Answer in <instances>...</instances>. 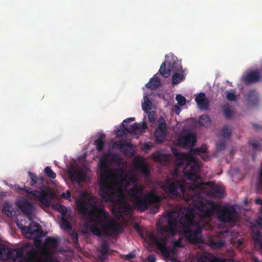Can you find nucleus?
Segmentation results:
<instances>
[{"label": "nucleus", "instance_id": "nucleus-18", "mask_svg": "<svg viewBox=\"0 0 262 262\" xmlns=\"http://www.w3.org/2000/svg\"><path fill=\"white\" fill-rule=\"evenodd\" d=\"M179 142L185 148L192 147L196 142V138L194 134L188 133L179 139Z\"/></svg>", "mask_w": 262, "mask_h": 262}, {"label": "nucleus", "instance_id": "nucleus-45", "mask_svg": "<svg viewBox=\"0 0 262 262\" xmlns=\"http://www.w3.org/2000/svg\"><path fill=\"white\" fill-rule=\"evenodd\" d=\"M176 100L178 101V104L181 106H183L185 104L186 98L180 94L176 96Z\"/></svg>", "mask_w": 262, "mask_h": 262}, {"label": "nucleus", "instance_id": "nucleus-17", "mask_svg": "<svg viewBox=\"0 0 262 262\" xmlns=\"http://www.w3.org/2000/svg\"><path fill=\"white\" fill-rule=\"evenodd\" d=\"M206 185H209L210 188L208 193L210 196L221 198L224 195V190L221 186L215 184L213 182H208Z\"/></svg>", "mask_w": 262, "mask_h": 262}, {"label": "nucleus", "instance_id": "nucleus-15", "mask_svg": "<svg viewBox=\"0 0 262 262\" xmlns=\"http://www.w3.org/2000/svg\"><path fill=\"white\" fill-rule=\"evenodd\" d=\"M18 207L24 214L30 220H32L35 207L31 203L26 200H23L18 203Z\"/></svg>", "mask_w": 262, "mask_h": 262}, {"label": "nucleus", "instance_id": "nucleus-54", "mask_svg": "<svg viewBox=\"0 0 262 262\" xmlns=\"http://www.w3.org/2000/svg\"><path fill=\"white\" fill-rule=\"evenodd\" d=\"M135 257V254L134 252H132L126 255V257L128 259L134 258Z\"/></svg>", "mask_w": 262, "mask_h": 262}, {"label": "nucleus", "instance_id": "nucleus-8", "mask_svg": "<svg viewBox=\"0 0 262 262\" xmlns=\"http://www.w3.org/2000/svg\"><path fill=\"white\" fill-rule=\"evenodd\" d=\"M217 218L224 223H233L237 220V211L234 207L231 206H219Z\"/></svg>", "mask_w": 262, "mask_h": 262}, {"label": "nucleus", "instance_id": "nucleus-16", "mask_svg": "<svg viewBox=\"0 0 262 262\" xmlns=\"http://www.w3.org/2000/svg\"><path fill=\"white\" fill-rule=\"evenodd\" d=\"M18 249H21L23 252L22 256L20 257H17L16 262H34L37 256V252L35 250H32L29 251H27L25 254V248L24 247L18 248Z\"/></svg>", "mask_w": 262, "mask_h": 262}, {"label": "nucleus", "instance_id": "nucleus-36", "mask_svg": "<svg viewBox=\"0 0 262 262\" xmlns=\"http://www.w3.org/2000/svg\"><path fill=\"white\" fill-rule=\"evenodd\" d=\"M223 110L224 115L227 119H230L233 117L234 111L231 108L229 104L224 105Z\"/></svg>", "mask_w": 262, "mask_h": 262}, {"label": "nucleus", "instance_id": "nucleus-46", "mask_svg": "<svg viewBox=\"0 0 262 262\" xmlns=\"http://www.w3.org/2000/svg\"><path fill=\"white\" fill-rule=\"evenodd\" d=\"M226 99L229 101H234L236 99V95L235 93L227 91L225 93Z\"/></svg>", "mask_w": 262, "mask_h": 262}, {"label": "nucleus", "instance_id": "nucleus-42", "mask_svg": "<svg viewBox=\"0 0 262 262\" xmlns=\"http://www.w3.org/2000/svg\"><path fill=\"white\" fill-rule=\"evenodd\" d=\"M121 128H118L116 130V135L117 136H123L124 135H126L129 133H127L125 130V128H128L127 126H125L124 123H122Z\"/></svg>", "mask_w": 262, "mask_h": 262}, {"label": "nucleus", "instance_id": "nucleus-28", "mask_svg": "<svg viewBox=\"0 0 262 262\" xmlns=\"http://www.w3.org/2000/svg\"><path fill=\"white\" fill-rule=\"evenodd\" d=\"M225 245V241L223 239H210L209 241V246L213 250L220 249L223 247Z\"/></svg>", "mask_w": 262, "mask_h": 262}, {"label": "nucleus", "instance_id": "nucleus-19", "mask_svg": "<svg viewBox=\"0 0 262 262\" xmlns=\"http://www.w3.org/2000/svg\"><path fill=\"white\" fill-rule=\"evenodd\" d=\"M71 179L78 183L85 182L87 179L85 172L82 170H74L70 172Z\"/></svg>", "mask_w": 262, "mask_h": 262}, {"label": "nucleus", "instance_id": "nucleus-63", "mask_svg": "<svg viewBox=\"0 0 262 262\" xmlns=\"http://www.w3.org/2000/svg\"><path fill=\"white\" fill-rule=\"evenodd\" d=\"M129 122H130V121L129 120H127V118L123 121L122 123H124V124L125 125V123H128Z\"/></svg>", "mask_w": 262, "mask_h": 262}, {"label": "nucleus", "instance_id": "nucleus-12", "mask_svg": "<svg viewBox=\"0 0 262 262\" xmlns=\"http://www.w3.org/2000/svg\"><path fill=\"white\" fill-rule=\"evenodd\" d=\"M17 226L22 231H25L26 233L30 234L31 235H35V237L40 238L44 236L43 231L39 224L32 222L30 224V226L26 227L22 225V227L19 224Z\"/></svg>", "mask_w": 262, "mask_h": 262}, {"label": "nucleus", "instance_id": "nucleus-58", "mask_svg": "<svg viewBox=\"0 0 262 262\" xmlns=\"http://www.w3.org/2000/svg\"><path fill=\"white\" fill-rule=\"evenodd\" d=\"M252 125L254 127V128L256 129H259L261 128V127L260 126V125H259L256 123H253Z\"/></svg>", "mask_w": 262, "mask_h": 262}, {"label": "nucleus", "instance_id": "nucleus-44", "mask_svg": "<svg viewBox=\"0 0 262 262\" xmlns=\"http://www.w3.org/2000/svg\"><path fill=\"white\" fill-rule=\"evenodd\" d=\"M164 157H165V156L164 155V154L161 153L159 151H157L152 154L153 159L155 161H158V162H160V161H161L162 158Z\"/></svg>", "mask_w": 262, "mask_h": 262}, {"label": "nucleus", "instance_id": "nucleus-56", "mask_svg": "<svg viewBox=\"0 0 262 262\" xmlns=\"http://www.w3.org/2000/svg\"><path fill=\"white\" fill-rule=\"evenodd\" d=\"M147 259L148 262H155V258L153 256H149Z\"/></svg>", "mask_w": 262, "mask_h": 262}, {"label": "nucleus", "instance_id": "nucleus-59", "mask_svg": "<svg viewBox=\"0 0 262 262\" xmlns=\"http://www.w3.org/2000/svg\"><path fill=\"white\" fill-rule=\"evenodd\" d=\"M71 198V192L70 190H67V200H69Z\"/></svg>", "mask_w": 262, "mask_h": 262}, {"label": "nucleus", "instance_id": "nucleus-40", "mask_svg": "<svg viewBox=\"0 0 262 262\" xmlns=\"http://www.w3.org/2000/svg\"><path fill=\"white\" fill-rule=\"evenodd\" d=\"M158 126L157 129L167 131V126L166 123L165 119L163 117H160L158 119Z\"/></svg>", "mask_w": 262, "mask_h": 262}, {"label": "nucleus", "instance_id": "nucleus-32", "mask_svg": "<svg viewBox=\"0 0 262 262\" xmlns=\"http://www.w3.org/2000/svg\"><path fill=\"white\" fill-rule=\"evenodd\" d=\"M253 239L256 246H258L262 252V234L259 231H256L253 234Z\"/></svg>", "mask_w": 262, "mask_h": 262}, {"label": "nucleus", "instance_id": "nucleus-48", "mask_svg": "<svg viewBox=\"0 0 262 262\" xmlns=\"http://www.w3.org/2000/svg\"><path fill=\"white\" fill-rule=\"evenodd\" d=\"M173 247H176V248L184 247V246L183 244L182 243V238L179 237V238L178 240L174 241L173 243Z\"/></svg>", "mask_w": 262, "mask_h": 262}, {"label": "nucleus", "instance_id": "nucleus-62", "mask_svg": "<svg viewBox=\"0 0 262 262\" xmlns=\"http://www.w3.org/2000/svg\"><path fill=\"white\" fill-rule=\"evenodd\" d=\"M252 262H260V261L258 259V258L257 257H253L252 259Z\"/></svg>", "mask_w": 262, "mask_h": 262}, {"label": "nucleus", "instance_id": "nucleus-1", "mask_svg": "<svg viewBox=\"0 0 262 262\" xmlns=\"http://www.w3.org/2000/svg\"><path fill=\"white\" fill-rule=\"evenodd\" d=\"M167 225L160 227L162 237L158 238L155 234L149 235V240L155 244L161 254L166 258L170 256L171 253H174L176 248L173 247L171 250L166 247L167 237L164 233H169L172 236L177 233V227L179 223L182 224L183 232L185 238L191 242L202 243V239L200 235L202 234V228L200 222L194 220V210L191 208L185 210L184 217H180V214L176 211L168 212L165 215Z\"/></svg>", "mask_w": 262, "mask_h": 262}, {"label": "nucleus", "instance_id": "nucleus-51", "mask_svg": "<svg viewBox=\"0 0 262 262\" xmlns=\"http://www.w3.org/2000/svg\"><path fill=\"white\" fill-rule=\"evenodd\" d=\"M257 189L259 190L262 189V163L258 177V184H257Z\"/></svg>", "mask_w": 262, "mask_h": 262}, {"label": "nucleus", "instance_id": "nucleus-37", "mask_svg": "<svg viewBox=\"0 0 262 262\" xmlns=\"http://www.w3.org/2000/svg\"><path fill=\"white\" fill-rule=\"evenodd\" d=\"M151 102L147 96L144 97V102L142 104V108L144 112L147 113L151 109Z\"/></svg>", "mask_w": 262, "mask_h": 262}, {"label": "nucleus", "instance_id": "nucleus-64", "mask_svg": "<svg viewBox=\"0 0 262 262\" xmlns=\"http://www.w3.org/2000/svg\"><path fill=\"white\" fill-rule=\"evenodd\" d=\"M49 262H58V261L57 260L52 258L50 259Z\"/></svg>", "mask_w": 262, "mask_h": 262}, {"label": "nucleus", "instance_id": "nucleus-47", "mask_svg": "<svg viewBox=\"0 0 262 262\" xmlns=\"http://www.w3.org/2000/svg\"><path fill=\"white\" fill-rule=\"evenodd\" d=\"M70 237L73 242L75 245H78V235L76 231H73L71 234Z\"/></svg>", "mask_w": 262, "mask_h": 262}, {"label": "nucleus", "instance_id": "nucleus-21", "mask_svg": "<svg viewBox=\"0 0 262 262\" xmlns=\"http://www.w3.org/2000/svg\"><path fill=\"white\" fill-rule=\"evenodd\" d=\"M195 101L201 110H207L209 107V101L206 98V95L204 93H200L195 96Z\"/></svg>", "mask_w": 262, "mask_h": 262}, {"label": "nucleus", "instance_id": "nucleus-7", "mask_svg": "<svg viewBox=\"0 0 262 262\" xmlns=\"http://www.w3.org/2000/svg\"><path fill=\"white\" fill-rule=\"evenodd\" d=\"M161 198L154 192L145 194L143 198L141 196L134 200V205L136 208L140 211H144L148 209L152 204H156L151 209L153 213H156L159 211Z\"/></svg>", "mask_w": 262, "mask_h": 262}, {"label": "nucleus", "instance_id": "nucleus-14", "mask_svg": "<svg viewBox=\"0 0 262 262\" xmlns=\"http://www.w3.org/2000/svg\"><path fill=\"white\" fill-rule=\"evenodd\" d=\"M242 80L246 84L255 83L260 80L261 76L258 69L251 71L242 76Z\"/></svg>", "mask_w": 262, "mask_h": 262}, {"label": "nucleus", "instance_id": "nucleus-6", "mask_svg": "<svg viewBox=\"0 0 262 262\" xmlns=\"http://www.w3.org/2000/svg\"><path fill=\"white\" fill-rule=\"evenodd\" d=\"M202 185V183H197V184L190 186L187 189L185 181L173 180L167 178L161 186V188L164 190L168 191L171 194L176 195L179 194L178 190H180L183 199L186 201H189L194 200V191L196 188L201 187Z\"/></svg>", "mask_w": 262, "mask_h": 262}, {"label": "nucleus", "instance_id": "nucleus-4", "mask_svg": "<svg viewBox=\"0 0 262 262\" xmlns=\"http://www.w3.org/2000/svg\"><path fill=\"white\" fill-rule=\"evenodd\" d=\"M207 150L206 146L202 145L200 148L191 149V155H190L180 152L178 149L172 148V152L176 157L174 164L176 168L171 172V174L174 178H176L179 172L178 169L184 166L183 171L184 176L188 180L193 181L194 183L198 182L200 179L199 175L200 165L199 162L192 156L199 155L201 153H206Z\"/></svg>", "mask_w": 262, "mask_h": 262}, {"label": "nucleus", "instance_id": "nucleus-41", "mask_svg": "<svg viewBox=\"0 0 262 262\" xmlns=\"http://www.w3.org/2000/svg\"><path fill=\"white\" fill-rule=\"evenodd\" d=\"M45 174L50 179H55L56 177V174L52 170L51 167L47 166L44 169Z\"/></svg>", "mask_w": 262, "mask_h": 262}, {"label": "nucleus", "instance_id": "nucleus-26", "mask_svg": "<svg viewBox=\"0 0 262 262\" xmlns=\"http://www.w3.org/2000/svg\"><path fill=\"white\" fill-rule=\"evenodd\" d=\"M135 167L145 177H147L150 174L149 169L147 165L143 161H140L136 163Z\"/></svg>", "mask_w": 262, "mask_h": 262}, {"label": "nucleus", "instance_id": "nucleus-23", "mask_svg": "<svg viewBox=\"0 0 262 262\" xmlns=\"http://www.w3.org/2000/svg\"><path fill=\"white\" fill-rule=\"evenodd\" d=\"M109 250L108 242L105 239H103L100 243V255L99 256L101 260H104L107 258Z\"/></svg>", "mask_w": 262, "mask_h": 262}, {"label": "nucleus", "instance_id": "nucleus-50", "mask_svg": "<svg viewBox=\"0 0 262 262\" xmlns=\"http://www.w3.org/2000/svg\"><path fill=\"white\" fill-rule=\"evenodd\" d=\"M148 120L150 122L154 123L156 121L155 113L154 111H148Z\"/></svg>", "mask_w": 262, "mask_h": 262}, {"label": "nucleus", "instance_id": "nucleus-22", "mask_svg": "<svg viewBox=\"0 0 262 262\" xmlns=\"http://www.w3.org/2000/svg\"><path fill=\"white\" fill-rule=\"evenodd\" d=\"M114 211L120 217L127 215L131 213V207L127 203L119 204L114 208Z\"/></svg>", "mask_w": 262, "mask_h": 262}, {"label": "nucleus", "instance_id": "nucleus-10", "mask_svg": "<svg viewBox=\"0 0 262 262\" xmlns=\"http://www.w3.org/2000/svg\"><path fill=\"white\" fill-rule=\"evenodd\" d=\"M23 250L21 249H11L4 244H0V259L2 260H11L16 262L17 257L22 256Z\"/></svg>", "mask_w": 262, "mask_h": 262}, {"label": "nucleus", "instance_id": "nucleus-29", "mask_svg": "<svg viewBox=\"0 0 262 262\" xmlns=\"http://www.w3.org/2000/svg\"><path fill=\"white\" fill-rule=\"evenodd\" d=\"M45 246L47 248L55 249L58 246V239L55 237H48L45 241Z\"/></svg>", "mask_w": 262, "mask_h": 262}, {"label": "nucleus", "instance_id": "nucleus-35", "mask_svg": "<svg viewBox=\"0 0 262 262\" xmlns=\"http://www.w3.org/2000/svg\"><path fill=\"white\" fill-rule=\"evenodd\" d=\"M185 79V76L183 73L174 72L172 76V84L177 85Z\"/></svg>", "mask_w": 262, "mask_h": 262}, {"label": "nucleus", "instance_id": "nucleus-49", "mask_svg": "<svg viewBox=\"0 0 262 262\" xmlns=\"http://www.w3.org/2000/svg\"><path fill=\"white\" fill-rule=\"evenodd\" d=\"M216 147L219 150H223L226 147L225 141H220L216 143Z\"/></svg>", "mask_w": 262, "mask_h": 262}, {"label": "nucleus", "instance_id": "nucleus-57", "mask_svg": "<svg viewBox=\"0 0 262 262\" xmlns=\"http://www.w3.org/2000/svg\"><path fill=\"white\" fill-rule=\"evenodd\" d=\"M255 203L257 205H262V200L260 198H257L255 200Z\"/></svg>", "mask_w": 262, "mask_h": 262}, {"label": "nucleus", "instance_id": "nucleus-24", "mask_svg": "<svg viewBox=\"0 0 262 262\" xmlns=\"http://www.w3.org/2000/svg\"><path fill=\"white\" fill-rule=\"evenodd\" d=\"M147 124L145 122L137 123H135L133 125L130 126L128 128H125V130L129 134H134L137 132L141 131L146 129Z\"/></svg>", "mask_w": 262, "mask_h": 262}, {"label": "nucleus", "instance_id": "nucleus-34", "mask_svg": "<svg viewBox=\"0 0 262 262\" xmlns=\"http://www.w3.org/2000/svg\"><path fill=\"white\" fill-rule=\"evenodd\" d=\"M247 98L250 102L253 105L257 104L258 99L257 94L254 90L250 91L247 94Z\"/></svg>", "mask_w": 262, "mask_h": 262}, {"label": "nucleus", "instance_id": "nucleus-9", "mask_svg": "<svg viewBox=\"0 0 262 262\" xmlns=\"http://www.w3.org/2000/svg\"><path fill=\"white\" fill-rule=\"evenodd\" d=\"M181 71H182V67L181 63L174 57L172 58L171 61H164L159 70V73L164 78L169 77L171 72L174 73Z\"/></svg>", "mask_w": 262, "mask_h": 262}, {"label": "nucleus", "instance_id": "nucleus-55", "mask_svg": "<svg viewBox=\"0 0 262 262\" xmlns=\"http://www.w3.org/2000/svg\"><path fill=\"white\" fill-rule=\"evenodd\" d=\"M256 223L259 226L262 227V217L258 218Z\"/></svg>", "mask_w": 262, "mask_h": 262}, {"label": "nucleus", "instance_id": "nucleus-5", "mask_svg": "<svg viewBox=\"0 0 262 262\" xmlns=\"http://www.w3.org/2000/svg\"><path fill=\"white\" fill-rule=\"evenodd\" d=\"M28 175L30 179V185L38 188L39 190H32L31 188L25 186L21 189L35 198L39 202L40 206L49 207L50 203L48 198L51 200L55 199L57 197L56 192L50 190L45 185L46 179L42 174H40L39 177H37L34 173L29 171Z\"/></svg>", "mask_w": 262, "mask_h": 262}, {"label": "nucleus", "instance_id": "nucleus-30", "mask_svg": "<svg viewBox=\"0 0 262 262\" xmlns=\"http://www.w3.org/2000/svg\"><path fill=\"white\" fill-rule=\"evenodd\" d=\"M166 132L167 131L163 130L156 129L155 132V141L157 143H161L165 140Z\"/></svg>", "mask_w": 262, "mask_h": 262}, {"label": "nucleus", "instance_id": "nucleus-13", "mask_svg": "<svg viewBox=\"0 0 262 262\" xmlns=\"http://www.w3.org/2000/svg\"><path fill=\"white\" fill-rule=\"evenodd\" d=\"M196 258L198 262H233L232 259L216 257L206 252L198 254Z\"/></svg>", "mask_w": 262, "mask_h": 262}, {"label": "nucleus", "instance_id": "nucleus-61", "mask_svg": "<svg viewBox=\"0 0 262 262\" xmlns=\"http://www.w3.org/2000/svg\"><path fill=\"white\" fill-rule=\"evenodd\" d=\"M144 147L146 149H149L151 147H150V146L148 144L145 143L144 145Z\"/></svg>", "mask_w": 262, "mask_h": 262}, {"label": "nucleus", "instance_id": "nucleus-52", "mask_svg": "<svg viewBox=\"0 0 262 262\" xmlns=\"http://www.w3.org/2000/svg\"><path fill=\"white\" fill-rule=\"evenodd\" d=\"M249 145L252 146L255 150H257L259 147V144L255 140L250 141Z\"/></svg>", "mask_w": 262, "mask_h": 262}, {"label": "nucleus", "instance_id": "nucleus-33", "mask_svg": "<svg viewBox=\"0 0 262 262\" xmlns=\"http://www.w3.org/2000/svg\"><path fill=\"white\" fill-rule=\"evenodd\" d=\"M2 212L7 217H12L13 208L9 203H5L3 205Z\"/></svg>", "mask_w": 262, "mask_h": 262}, {"label": "nucleus", "instance_id": "nucleus-25", "mask_svg": "<svg viewBox=\"0 0 262 262\" xmlns=\"http://www.w3.org/2000/svg\"><path fill=\"white\" fill-rule=\"evenodd\" d=\"M115 145L118 149L124 154L128 152V149H131L132 148V145L127 143L125 140H120L116 142Z\"/></svg>", "mask_w": 262, "mask_h": 262}, {"label": "nucleus", "instance_id": "nucleus-31", "mask_svg": "<svg viewBox=\"0 0 262 262\" xmlns=\"http://www.w3.org/2000/svg\"><path fill=\"white\" fill-rule=\"evenodd\" d=\"M105 138V135L104 134H101L100 135L98 138L95 141L94 144L96 146L97 149L99 151H102L104 145V139Z\"/></svg>", "mask_w": 262, "mask_h": 262}, {"label": "nucleus", "instance_id": "nucleus-2", "mask_svg": "<svg viewBox=\"0 0 262 262\" xmlns=\"http://www.w3.org/2000/svg\"><path fill=\"white\" fill-rule=\"evenodd\" d=\"M78 212L82 215L88 217L92 223L90 230L95 235L102 237L112 235L119 231L120 225L114 221L105 223L108 214L104 209L97 205V199L91 194L83 193L76 201Z\"/></svg>", "mask_w": 262, "mask_h": 262}, {"label": "nucleus", "instance_id": "nucleus-53", "mask_svg": "<svg viewBox=\"0 0 262 262\" xmlns=\"http://www.w3.org/2000/svg\"><path fill=\"white\" fill-rule=\"evenodd\" d=\"M164 155L165 156L164 157H162V159H161V161H160V162H167L169 161V156L168 155H166V154H164Z\"/></svg>", "mask_w": 262, "mask_h": 262}, {"label": "nucleus", "instance_id": "nucleus-3", "mask_svg": "<svg viewBox=\"0 0 262 262\" xmlns=\"http://www.w3.org/2000/svg\"><path fill=\"white\" fill-rule=\"evenodd\" d=\"M99 167L101 175L99 182L100 194L105 202L113 203L119 188L126 177V173L123 170L117 173L114 172L110 169L106 158L100 160Z\"/></svg>", "mask_w": 262, "mask_h": 262}, {"label": "nucleus", "instance_id": "nucleus-27", "mask_svg": "<svg viewBox=\"0 0 262 262\" xmlns=\"http://www.w3.org/2000/svg\"><path fill=\"white\" fill-rule=\"evenodd\" d=\"M161 85V81L158 76L155 74L152 78H150L149 82L146 83V86L151 90H155Z\"/></svg>", "mask_w": 262, "mask_h": 262}, {"label": "nucleus", "instance_id": "nucleus-39", "mask_svg": "<svg viewBox=\"0 0 262 262\" xmlns=\"http://www.w3.org/2000/svg\"><path fill=\"white\" fill-rule=\"evenodd\" d=\"M59 211L61 212V227L66 230V207L64 205L60 206Z\"/></svg>", "mask_w": 262, "mask_h": 262}, {"label": "nucleus", "instance_id": "nucleus-11", "mask_svg": "<svg viewBox=\"0 0 262 262\" xmlns=\"http://www.w3.org/2000/svg\"><path fill=\"white\" fill-rule=\"evenodd\" d=\"M219 206L216 203L211 201H207V205L203 201H199L194 204L195 207L200 211L202 216L205 217L211 216L215 211L217 213Z\"/></svg>", "mask_w": 262, "mask_h": 262}, {"label": "nucleus", "instance_id": "nucleus-20", "mask_svg": "<svg viewBox=\"0 0 262 262\" xmlns=\"http://www.w3.org/2000/svg\"><path fill=\"white\" fill-rule=\"evenodd\" d=\"M144 190L143 186L140 184H136L134 187L130 188L128 191L129 196L134 200L140 197Z\"/></svg>", "mask_w": 262, "mask_h": 262}, {"label": "nucleus", "instance_id": "nucleus-38", "mask_svg": "<svg viewBox=\"0 0 262 262\" xmlns=\"http://www.w3.org/2000/svg\"><path fill=\"white\" fill-rule=\"evenodd\" d=\"M199 123L201 125L207 126L210 124L211 120L209 116L207 115H203L200 116Z\"/></svg>", "mask_w": 262, "mask_h": 262}, {"label": "nucleus", "instance_id": "nucleus-43", "mask_svg": "<svg viewBox=\"0 0 262 262\" xmlns=\"http://www.w3.org/2000/svg\"><path fill=\"white\" fill-rule=\"evenodd\" d=\"M222 136L225 138H230L231 136V130L227 126L223 128L222 130Z\"/></svg>", "mask_w": 262, "mask_h": 262}, {"label": "nucleus", "instance_id": "nucleus-60", "mask_svg": "<svg viewBox=\"0 0 262 262\" xmlns=\"http://www.w3.org/2000/svg\"><path fill=\"white\" fill-rule=\"evenodd\" d=\"M71 229V225H70V223H69V222L67 220V231L68 230H69V229Z\"/></svg>", "mask_w": 262, "mask_h": 262}]
</instances>
